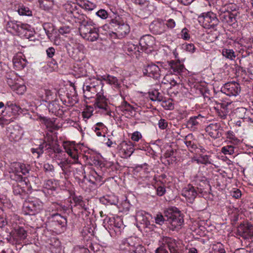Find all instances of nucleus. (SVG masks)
Instances as JSON below:
<instances>
[{
	"mask_svg": "<svg viewBox=\"0 0 253 253\" xmlns=\"http://www.w3.org/2000/svg\"><path fill=\"white\" fill-rule=\"evenodd\" d=\"M149 30L154 35H161L166 32V27L164 21L161 19H158L150 24Z\"/></svg>",
	"mask_w": 253,
	"mask_h": 253,
	"instance_id": "dca6fc26",
	"label": "nucleus"
},
{
	"mask_svg": "<svg viewBox=\"0 0 253 253\" xmlns=\"http://www.w3.org/2000/svg\"><path fill=\"white\" fill-rule=\"evenodd\" d=\"M99 29L98 28L94 27L92 28L91 31L88 32V33L85 35L83 38L88 41L94 42L96 41L99 38Z\"/></svg>",
	"mask_w": 253,
	"mask_h": 253,
	"instance_id": "2f4dec72",
	"label": "nucleus"
},
{
	"mask_svg": "<svg viewBox=\"0 0 253 253\" xmlns=\"http://www.w3.org/2000/svg\"><path fill=\"white\" fill-rule=\"evenodd\" d=\"M9 136L11 139L16 141L21 138V133L19 130H14L10 132Z\"/></svg>",
	"mask_w": 253,
	"mask_h": 253,
	"instance_id": "5fc2aeb1",
	"label": "nucleus"
},
{
	"mask_svg": "<svg viewBox=\"0 0 253 253\" xmlns=\"http://www.w3.org/2000/svg\"><path fill=\"white\" fill-rule=\"evenodd\" d=\"M198 19L199 22L202 23L203 26L206 29L213 28L219 23L216 14L212 12L202 13L198 17Z\"/></svg>",
	"mask_w": 253,
	"mask_h": 253,
	"instance_id": "0eeeda50",
	"label": "nucleus"
},
{
	"mask_svg": "<svg viewBox=\"0 0 253 253\" xmlns=\"http://www.w3.org/2000/svg\"><path fill=\"white\" fill-rule=\"evenodd\" d=\"M212 250V251L211 253H217L220 251V250H224V248L222 244L218 243L216 244L213 245Z\"/></svg>",
	"mask_w": 253,
	"mask_h": 253,
	"instance_id": "4d7b16f0",
	"label": "nucleus"
},
{
	"mask_svg": "<svg viewBox=\"0 0 253 253\" xmlns=\"http://www.w3.org/2000/svg\"><path fill=\"white\" fill-rule=\"evenodd\" d=\"M181 37L185 40H188L190 39V35L187 28H185L182 30L181 32Z\"/></svg>",
	"mask_w": 253,
	"mask_h": 253,
	"instance_id": "69168bd1",
	"label": "nucleus"
},
{
	"mask_svg": "<svg viewBox=\"0 0 253 253\" xmlns=\"http://www.w3.org/2000/svg\"><path fill=\"white\" fill-rule=\"evenodd\" d=\"M131 253H146V250L144 247L138 245Z\"/></svg>",
	"mask_w": 253,
	"mask_h": 253,
	"instance_id": "13d9d810",
	"label": "nucleus"
},
{
	"mask_svg": "<svg viewBox=\"0 0 253 253\" xmlns=\"http://www.w3.org/2000/svg\"><path fill=\"white\" fill-rule=\"evenodd\" d=\"M74 70L79 77H85L87 76V70L84 65L83 64H77L74 66Z\"/></svg>",
	"mask_w": 253,
	"mask_h": 253,
	"instance_id": "58836bf2",
	"label": "nucleus"
},
{
	"mask_svg": "<svg viewBox=\"0 0 253 253\" xmlns=\"http://www.w3.org/2000/svg\"><path fill=\"white\" fill-rule=\"evenodd\" d=\"M49 219L52 225L58 226L61 228H65L67 225L66 218L61 216L59 213H56L50 214Z\"/></svg>",
	"mask_w": 253,
	"mask_h": 253,
	"instance_id": "b1692460",
	"label": "nucleus"
},
{
	"mask_svg": "<svg viewBox=\"0 0 253 253\" xmlns=\"http://www.w3.org/2000/svg\"><path fill=\"white\" fill-rule=\"evenodd\" d=\"M64 148L66 152L74 160L73 163L77 164V167L75 168L74 172V176L76 179H78L79 183L81 186L84 188V183L86 179L90 183L93 184L97 185L102 181L103 176L106 173L110 172L109 169L105 167V164L101 163L100 161L94 159L93 161V164L95 166H99L101 169L102 172H97L94 169H91L89 172L88 178H87L84 170V167L81 164H78V150L75 148L74 144L66 143L64 145Z\"/></svg>",
	"mask_w": 253,
	"mask_h": 253,
	"instance_id": "f257e3e1",
	"label": "nucleus"
},
{
	"mask_svg": "<svg viewBox=\"0 0 253 253\" xmlns=\"http://www.w3.org/2000/svg\"><path fill=\"white\" fill-rule=\"evenodd\" d=\"M19 170H17V172H14L12 174L10 175L11 178L16 181V182L22 183L23 182H25L26 184H27L26 180L27 178L26 177H23L21 174L19 173Z\"/></svg>",
	"mask_w": 253,
	"mask_h": 253,
	"instance_id": "c03bdc74",
	"label": "nucleus"
},
{
	"mask_svg": "<svg viewBox=\"0 0 253 253\" xmlns=\"http://www.w3.org/2000/svg\"><path fill=\"white\" fill-rule=\"evenodd\" d=\"M39 2L41 7H44L45 9H48L53 4V0H40Z\"/></svg>",
	"mask_w": 253,
	"mask_h": 253,
	"instance_id": "603ef678",
	"label": "nucleus"
},
{
	"mask_svg": "<svg viewBox=\"0 0 253 253\" xmlns=\"http://www.w3.org/2000/svg\"><path fill=\"white\" fill-rule=\"evenodd\" d=\"M109 28L115 31L114 33L120 38L125 37L130 32L129 25L118 15L110 20Z\"/></svg>",
	"mask_w": 253,
	"mask_h": 253,
	"instance_id": "7ed1b4c3",
	"label": "nucleus"
},
{
	"mask_svg": "<svg viewBox=\"0 0 253 253\" xmlns=\"http://www.w3.org/2000/svg\"><path fill=\"white\" fill-rule=\"evenodd\" d=\"M204 119H205V117L201 114L191 116L186 122V127L191 131H196L202 123Z\"/></svg>",
	"mask_w": 253,
	"mask_h": 253,
	"instance_id": "ddd939ff",
	"label": "nucleus"
},
{
	"mask_svg": "<svg viewBox=\"0 0 253 253\" xmlns=\"http://www.w3.org/2000/svg\"><path fill=\"white\" fill-rule=\"evenodd\" d=\"M86 83L83 87L84 96L87 99L96 96L103 89V84L101 80L95 79L89 84Z\"/></svg>",
	"mask_w": 253,
	"mask_h": 253,
	"instance_id": "20e7f679",
	"label": "nucleus"
},
{
	"mask_svg": "<svg viewBox=\"0 0 253 253\" xmlns=\"http://www.w3.org/2000/svg\"><path fill=\"white\" fill-rule=\"evenodd\" d=\"M139 44L141 50L149 52L152 51L155 45V38L150 35H144L140 38Z\"/></svg>",
	"mask_w": 253,
	"mask_h": 253,
	"instance_id": "9d476101",
	"label": "nucleus"
},
{
	"mask_svg": "<svg viewBox=\"0 0 253 253\" xmlns=\"http://www.w3.org/2000/svg\"><path fill=\"white\" fill-rule=\"evenodd\" d=\"M168 126V122L164 119H161L158 122L159 127L161 129H166Z\"/></svg>",
	"mask_w": 253,
	"mask_h": 253,
	"instance_id": "774afa93",
	"label": "nucleus"
},
{
	"mask_svg": "<svg viewBox=\"0 0 253 253\" xmlns=\"http://www.w3.org/2000/svg\"><path fill=\"white\" fill-rule=\"evenodd\" d=\"M166 216L167 217V221L171 225L170 228L172 230L179 229L184 222L180 211L175 207L169 209Z\"/></svg>",
	"mask_w": 253,
	"mask_h": 253,
	"instance_id": "39448f33",
	"label": "nucleus"
},
{
	"mask_svg": "<svg viewBox=\"0 0 253 253\" xmlns=\"http://www.w3.org/2000/svg\"><path fill=\"white\" fill-rule=\"evenodd\" d=\"M226 138L229 139V142L234 145H238L240 143V140L235 135L234 133L231 130L227 131L225 133Z\"/></svg>",
	"mask_w": 253,
	"mask_h": 253,
	"instance_id": "79ce46f5",
	"label": "nucleus"
},
{
	"mask_svg": "<svg viewBox=\"0 0 253 253\" xmlns=\"http://www.w3.org/2000/svg\"><path fill=\"white\" fill-rule=\"evenodd\" d=\"M13 192L15 195H19L22 199L26 195L25 190L18 183L13 184Z\"/></svg>",
	"mask_w": 253,
	"mask_h": 253,
	"instance_id": "ea45409f",
	"label": "nucleus"
},
{
	"mask_svg": "<svg viewBox=\"0 0 253 253\" xmlns=\"http://www.w3.org/2000/svg\"><path fill=\"white\" fill-rule=\"evenodd\" d=\"M96 14L97 16H98L102 19H106L108 16L107 12L105 10L103 9H101L97 11L96 12Z\"/></svg>",
	"mask_w": 253,
	"mask_h": 253,
	"instance_id": "6e6d98bb",
	"label": "nucleus"
},
{
	"mask_svg": "<svg viewBox=\"0 0 253 253\" xmlns=\"http://www.w3.org/2000/svg\"><path fill=\"white\" fill-rule=\"evenodd\" d=\"M236 145L231 143L230 145L224 146L221 149V152L225 155H232L234 153V149Z\"/></svg>",
	"mask_w": 253,
	"mask_h": 253,
	"instance_id": "49530a36",
	"label": "nucleus"
},
{
	"mask_svg": "<svg viewBox=\"0 0 253 253\" xmlns=\"http://www.w3.org/2000/svg\"><path fill=\"white\" fill-rule=\"evenodd\" d=\"M164 246H166L170 253H181L180 249L179 241L170 237H165L163 239Z\"/></svg>",
	"mask_w": 253,
	"mask_h": 253,
	"instance_id": "f3484780",
	"label": "nucleus"
},
{
	"mask_svg": "<svg viewBox=\"0 0 253 253\" xmlns=\"http://www.w3.org/2000/svg\"><path fill=\"white\" fill-rule=\"evenodd\" d=\"M199 190L197 187H194L192 184H189L182 190L181 195L189 200L190 203H192L196 198ZM198 192H200L198 190Z\"/></svg>",
	"mask_w": 253,
	"mask_h": 253,
	"instance_id": "a211bd4d",
	"label": "nucleus"
},
{
	"mask_svg": "<svg viewBox=\"0 0 253 253\" xmlns=\"http://www.w3.org/2000/svg\"><path fill=\"white\" fill-rule=\"evenodd\" d=\"M46 147H47V142L43 141L37 147L31 148V152L34 157L39 158L43 153L44 148Z\"/></svg>",
	"mask_w": 253,
	"mask_h": 253,
	"instance_id": "7c9ffc66",
	"label": "nucleus"
},
{
	"mask_svg": "<svg viewBox=\"0 0 253 253\" xmlns=\"http://www.w3.org/2000/svg\"><path fill=\"white\" fill-rule=\"evenodd\" d=\"M222 54L225 58L233 60L236 57V54L233 49L223 48L222 50Z\"/></svg>",
	"mask_w": 253,
	"mask_h": 253,
	"instance_id": "37998d69",
	"label": "nucleus"
},
{
	"mask_svg": "<svg viewBox=\"0 0 253 253\" xmlns=\"http://www.w3.org/2000/svg\"><path fill=\"white\" fill-rule=\"evenodd\" d=\"M132 1L135 4L139 5L140 6H143L146 4L147 7H149V6L152 7V5H149L148 1L147 0H132Z\"/></svg>",
	"mask_w": 253,
	"mask_h": 253,
	"instance_id": "0e129e2a",
	"label": "nucleus"
},
{
	"mask_svg": "<svg viewBox=\"0 0 253 253\" xmlns=\"http://www.w3.org/2000/svg\"><path fill=\"white\" fill-rule=\"evenodd\" d=\"M53 205L55 206L56 210L57 211L65 212L68 210L67 207L65 205H60L57 203H53Z\"/></svg>",
	"mask_w": 253,
	"mask_h": 253,
	"instance_id": "052dcab7",
	"label": "nucleus"
},
{
	"mask_svg": "<svg viewBox=\"0 0 253 253\" xmlns=\"http://www.w3.org/2000/svg\"><path fill=\"white\" fill-rule=\"evenodd\" d=\"M150 216L148 213L144 211H139L136 212L135 219L136 221L140 223L143 228H151L150 222L149 220V217Z\"/></svg>",
	"mask_w": 253,
	"mask_h": 253,
	"instance_id": "412c9836",
	"label": "nucleus"
},
{
	"mask_svg": "<svg viewBox=\"0 0 253 253\" xmlns=\"http://www.w3.org/2000/svg\"><path fill=\"white\" fill-rule=\"evenodd\" d=\"M108 99L104 95V90H103L96 96L95 105L98 108L105 110L106 114L111 116L112 112L109 110L108 105Z\"/></svg>",
	"mask_w": 253,
	"mask_h": 253,
	"instance_id": "4468645a",
	"label": "nucleus"
},
{
	"mask_svg": "<svg viewBox=\"0 0 253 253\" xmlns=\"http://www.w3.org/2000/svg\"><path fill=\"white\" fill-rule=\"evenodd\" d=\"M13 63L15 68L18 70H20L26 66L27 61L22 55H17L13 57Z\"/></svg>",
	"mask_w": 253,
	"mask_h": 253,
	"instance_id": "cd10ccee",
	"label": "nucleus"
},
{
	"mask_svg": "<svg viewBox=\"0 0 253 253\" xmlns=\"http://www.w3.org/2000/svg\"><path fill=\"white\" fill-rule=\"evenodd\" d=\"M136 243L132 237L124 239L119 245L120 253H131L136 247Z\"/></svg>",
	"mask_w": 253,
	"mask_h": 253,
	"instance_id": "2eb2a0df",
	"label": "nucleus"
},
{
	"mask_svg": "<svg viewBox=\"0 0 253 253\" xmlns=\"http://www.w3.org/2000/svg\"><path fill=\"white\" fill-rule=\"evenodd\" d=\"M115 219L116 218H111L108 216H106L103 219V224L104 227L106 229L108 228L109 230H111V227H113L112 225L115 222Z\"/></svg>",
	"mask_w": 253,
	"mask_h": 253,
	"instance_id": "a18cd8bd",
	"label": "nucleus"
},
{
	"mask_svg": "<svg viewBox=\"0 0 253 253\" xmlns=\"http://www.w3.org/2000/svg\"><path fill=\"white\" fill-rule=\"evenodd\" d=\"M148 97L152 101H157L159 102L163 101L164 96L158 90L154 89L148 92Z\"/></svg>",
	"mask_w": 253,
	"mask_h": 253,
	"instance_id": "473e14b6",
	"label": "nucleus"
},
{
	"mask_svg": "<svg viewBox=\"0 0 253 253\" xmlns=\"http://www.w3.org/2000/svg\"><path fill=\"white\" fill-rule=\"evenodd\" d=\"M165 24V26L169 29H173L176 26L175 21L173 19H169L168 20H166V22Z\"/></svg>",
	"mask_w": 253,
	"mask_h": 253,
	"instance_id": "bf43d9fd",
	"label": "nucleus"
},
{
	"mask_svg": "<svg viewBox=\"0 0 253 253\" xmlns=\"http://www.w3.org/2000/svg\"><path fill=\"white\" fill-rule=\"evenodd\" d=\"M22 28L21 33L19 35L23 36L26 39H29L30 41L34 40L32 39L34 37L35 34L34 29L30 25L26 23H24Z\"/></svg>",
	"mask_w": 253,
	"mask_h": 253,
	"instance_id": "bb28decb",
	"label": "nucleus"
},
{
	"mask_svg": "<svg viewBox=\"0 0 253 253\" xmlns=\"http://www.w3.org/2000/svg\"><path fill=\"white\" fill-rule=\"evenodd\" d=\"M142 138V135L139 131H136L134 132L131 136V139L134 141H138Z\"/></svg>",
	"mask_w": 253,
	"mask_h": 253,
	"instance_id": "e2e57ef3",
	"label": "nucleus"
},
{
	"mask_svg": "<svg viewBox=\"0 0 253 253\" xmlns=\"http://www.w3.org/2000/svg\"><path fill=\"white\" fill-rule=\"evenodd\" d=\"M237 13L235 14L228 10L221 11L219 18L223 23L232 26L237 22Z\"/></svg>",
	"mask_w": 253,
	"mask_h": 253,
	"instance_id": "4be33fe9",
	"label": "nucleus"
},
{
	"mask_svg": "<svg viewBox=\"0 0 253 253\" xmlns=\"http://www.w3.org/2000/svg\"><path fill=\"white\" fill-rule=\"evenodd\" d=\"M43 168L46 173H49L51 175H52L54 171V167L52 165L45 163L43 165Z\"/></svg>",
	"mask_w": 253,
	"mask_h": 253,
	"instance_id": "864d4df0",
	"label": "nucleus"
},
{
	"mask_svg": "<svg viewBox=\"0 0 253 253\" xmlns=\"http://www.w3.org/2000/svg\"><path fill=\"white\" fill-rule=\"evenodd\" d=\"M43 188L45 190V192L51 197H55L57 194L56 191L57 184V183L52 179H49L45 181L43 184Z\"/></svg>",
	"mask_w": 253,
	"mask_h": 253,
	"instance_id": "393cba45",
	"label": "nucleus"
},
{
	"mask_svg": "<svg viewBox=\"0 0 253 253\" xmlns=\"http://www.w3.org/2000/svg\"><path fill=\"white\" fill-rule=\"evenodd\" d=\"M102 78L103 80L105 81L107 84L113 85V86L116 88H119L120 86V83L119 82V80L114 76L107 75L104 76Z\"/></svg>",
	"mask_w": 253,
	"mask_h": 253,
	"instance_id": "f704fd0d",
	"label": "nucleus"
},
{
	"mask_svg": "<svg viewBox=\"0 0 253 253\" xmlns=\"http://www.w3.org/2000/svg\"><path fill=\"white\" fill-rule=\"evenodd\" d=\"M161 66L167 70L168 72L175 75L179 74L184 71V66L179 62L173 60L168 61L166 62H161Z\"/></svg>",
	"mask_w": 253,
	"mask_h": 253,
	"instance_id": "6e6552de",
	"label": "nucleus"
},
{
	"mask_svg": "<svg viewBox=\"0 0 253 253\" xmlns=\"http://www.w3.org/2000/svg\"><path fill=\"white\" fill-rule=\"evenodd\" d=\"M119 107L125 114H127L130 116H132L134 114L135 111L134 108L125 100L122 102Z\"/></svg>",
	"mask_w": 253,
	"mask_h": 253,
	"instance_id": "c85d7f7f",
	"label": "nucleus"
},
{
	"mask_svg": "<svg viewBox=\"0 0 253 253\" xmlns=\"http://www.w3.org/2000/svg\"><path fill=\"white\" fill-rule=\"evenodd\" d=\"M206 131L212 138H219L222 135L223 127L219 123H211L206 126Z\"/></svg>",
	"mask_w": 253,
	"mask_h": 253,
	"instance_id": "9b49d317",
	"label": "nucleus"
},
{
	"mask_svg": "<svg viewBox=\"0 0 253 253\" xmlns=\"http://www.w3.org/2000/svg\"><path fill=\"white\" fill-rule=\"evenodd\" d=\"M154 189L156 191L157 195L159 196H162L166 193V189L164 187L161 186H160L157 188L154 187Z\"/></svg>",
	"mask_w": 253,
	"mask_h": 253,
	"instance_id": "680f3d73",
	"label": "nucleus"
},
{
	"mask_svg": "<svg viewBox=\"0 0 253 253\" xmlns=\"http://www.w3.org/2000/svg\"><path fill=\"white\" fill-rule=\"evenodd\" d=\"M47 149L49 151H53L55 156H57V154H60L62 152L59 145L56 141L54 142L53 140L48 141Z\"/></svg>",
	"mask_w": 253,
	"mask_h": 253,
	"instance_id": "e433bc0d",
	"label": "nucleus"
},
{
	"mask_svg": "<svg viewBox=\"0 0 253 253\" xmlns=\"http://www.w3.org/2000/svg\"><path fill=\"white\" fill-rule=\"evenodd\" d=\"M112 226L113 227H111V230H113L117 234H120L121 231L124 228V225L122 219L118 217L115 219Z\"/></svg>",
	"mask_w": 253,
	"mask_h": 253,
	"instance_id": "72a5a7b5",
	"label": "nucleus"
},
{
	"mask_svg": "<svg viewBox=\"0 0 253 253\" xmlns=\"http://www.w3.org/2000/svg\"><path fill=\"white\" fill-rule=\"evenodd\" d=\"M210 156L209 155L201 154L200 156H199V158L195 160V161L202 164H210L211 162L210 160Z\"/></svg>",
	"mask_w": 253,
	"mask_h": 253,
	"instance_id": "3c124183",
	"label": "nucleus"
},
{
	"mask_svg": "<svg viewBox=\"0 0 253 253\" xmlns=\"http://www.w3.org/2000/svg\"><path fill=\"white\" fill-rule=\"evenodd\" d=\"M240 235L245 239H248L253 237V225L247 223L241 225L238 229Z\"/></svg>",
	"mask_w": 253,
	"mask_h": 253,
	"instance_id": "a878e982",
	"label": "nucleus"
},
{
	"mask_svg": "<svg viewBox=\"0 0 253 253\" xmlns=\"http://www.w3.org/2000/svg\"><path fill=\"white\" fill-rule=\"evenodd\" d=\"M17 165L20 168L19 172H20L24 175H26L29 172V169L26 168L25 165L18 163L17 164Z\"/></svg>",
	"mask_w": 253,
	"mask_h": 253,
	"instance_id": "338daca9",
	"label": "nucleus"
},
{
	"mask_svg": "<svg viewBox=\"0 0 253 253\" xmlns=\"http://www.w3.org/2000/svg\"><path fill=\"white\" fill-rule=\"evenodd\" d=\"M73 201L75 204L74 208H78L79 209L83 210L82 213H84L86 216L88 215L90 212L89 211L88 201L83 200L82 196H74L73 197Z\"/></svg>",
	"mask_w": 253,
	"mask_h": 253,
	"instance_id": "6ab92c4d",
	"label": "nucleus"
},
{
	"mask_svg": "<svg viewBox=\"0 0 253 253\" xmlns=\"http://www.w3.org/2000/svg\"><path fill=\"white\" fill-rule=\"evenodd\" d=\"M121 152L123 153L124 158L129 157L134 151V146L132 143L129 142L127 143H123Z\"/></svg>",
	"mask_w": 253,
	"mask_h": 253,
	"instance_id": "c756f323",
	"label": "nucleus"
},
{
	"mask_svg": "<svg viewBox=\"0 0 253 253\" xmlns=\"http://www.w3.org/2000/svg\"><path fill=\"white\" fill-rule=\"evenodd\" d=\"M46 53L48 58H52V61L49 63V66L53 69L54 66L57 67V62L54 58H53L54 56H55V48L53 47H50L46 50Z\"/></svg>",
	"mask_w": 253,
	"mask_h": 253,
	"instance_id": "4c0bfd02",
	"label": "nucleus"
},
{
	"mask_svg": "<svg viewBox=\"0 0 253 253\" xmlns=\"http://www.w3.org/2000/svg\"><path fill=\"white\" fill-rule=\"evenodd\" d=\"M185 144L191 153H195L198 147V145L196 143L193 141L185 140Z\"/></svg>",
	"mask_w": 253,
	"mask_h": 253,
	"instance_id": "8fccbe9b",
	"label": "nucleus"
},
{
	"mask_svg": "<svg viewBox=\"0 0 253 253\" xmlns=\"http://www.w3.org/2000/svg\"><path fill=\"white\" fill-rule=\"evenodd\" d=\"M27 237V232L23 227H19L15 229V232L12 236L10 241L11 244H17L20 245Z\"/></svg>",
	"mask_w": 253,
	"mask_h": 253,
	"instance_id": "aec40b11",
	"label": "nucleus"
},
{
	"mask_svg": "<svg viewBox=\"0 0 253 253\" xmlns=\"http://www.w3.org/2000/svg\"><path fill=\"white\" fill-rule=\"evenodd\" d=\"M125 50L129 53L136 52V51L139 52H141L140 48H139L137 45L134 44L132 43H127V44L125 46Z\"/></svg>",
	"mask_w": 253,
	"mask_h": 253,
	"instance_id": "de8ad7c7",
	"label": "nucleus"
},
{
	"mask_svg": "<svg viewBox=\"0 0 253 253\" xmlns=\"http://www.w3.org/2000/svg\"><path fill=\"white\" fill-rule=\"evenodd\" d=\"M24 23L17 21H8L5 25V29L8 32L11 33H15L19 35L22 30V27Z\"/></svg>",
	"mask_w": 253,
	"mask_h": 253,
	"instance_id": "5701e85b",
	"label": "nucleus"
},
{
	"mask_svg": "<svg viewBox=\"0 0 253 253\" xmlns=\"http://www.w3.org/2000/svg\"><path fill=\"white\" fill-rule=\"evenodd\" d=\"M86 232H89L88 229H84L83 231L82 232V235L83 237V240H86L87 242H88L87 244H89V246L88 247L89 249H90L93 252H95L93 245L91 243L90 240H89L90 236H87L86 234Z\"/></svg>",
	"mask_w": 253,
	"mask_h": 253,
	"instance_id": "09e8293b",
	"label": "nucleus"
},
{
	"mask_svg": "<svg viewBox=\"0 0 253 253\" xmlns=\"http://www.w3.org/2000/svg\"><path fill=\"white\" fill-rule=\"evenodd\" d=\"M160 67L156 64L151 63L145 65L143 69L144 75L155 79L160 77Z\"/></svg>",
	"mask_w": 253,
	"mask_h": 253,
	"instance_id": "f8f14e48",
	"label": "nucleus"
},
{
	"mask_svg": "<svg viewBox=\"0 0 253 253\" xmlns=\"http://www.w3.org/2000/svg\"><path fill=\"white\" fill-rule=\"evenodd\" d=\"M42 209L43 203L38 199L25 201L23 206V211L27 215H35Z\"/></svg>",
	"mask_w": 253,
	"mask_h": 253,
	"instance_id": "423d86ee",
	"label": "nucleus"
},
{
	"mask_svg": "<svg viewBox=\"0 0 253 253\" xmlns=\"http://www.w3.org/2000/svg\"><path fill=\"white\" fill-rule=\"evenodd\" d=\"M70 13L73 17L76 19L75 22L80 24L79 31L82 37L87 34L88 32L91 31L92 28L94 27V23L85 15L80 14L76 10H71Z\"/></svg>",
	"mask_w": 253,
	"mask_h": 253,
	"instance_id": "f03ea898",
	"label": "nucleus"
},
{
	"mask_svg": "<svg viewBox=\"0 0 253 253\" xmlns=\"http://www.w3.org/2000/svg\"><path fill=\"white\" fill-rule=\"evenodd\" d=\"M221 91L229 96H236L241 91V87L236 82H228L221 87Z\"/></svg>",
	"mask_w": 253,
	"mask_h": 253,
	"instance_id": "1a4fd4ad",
	"label": "nucleus"
},
{
	"mask_svg": "<svg viewBox=\"0 0 253 253\" xmlns=\"http://www.w3.org/2000/svg\"><path fill=\"white\" fill-rule=\"evenodd\" d=\"M77 4L81 7L87 10H92L95 7L96 5L86 0H77Z\"/></svg>",
	"mask_w": 253,
	"mask_h": 253,
	"instance_id": "c9c22d12",
	"label": "nucleus"
},
{
	"mask_svg": "<svg viewBox=\"0 0 253 253\" xmlns=\"http://www.w3.org/2000/svg\"><path fill=\"white\" fill-rule=\"evenodd\" d=\"M17 11L20 15L22 16H32V12L30 9L23 5L18 6Z\"/></svg>",
	"mask_w": 253,
	"mask_h": 253,
	"instance_id": "a19ab883",
	"label": "nucleus"
}]
</instances>
